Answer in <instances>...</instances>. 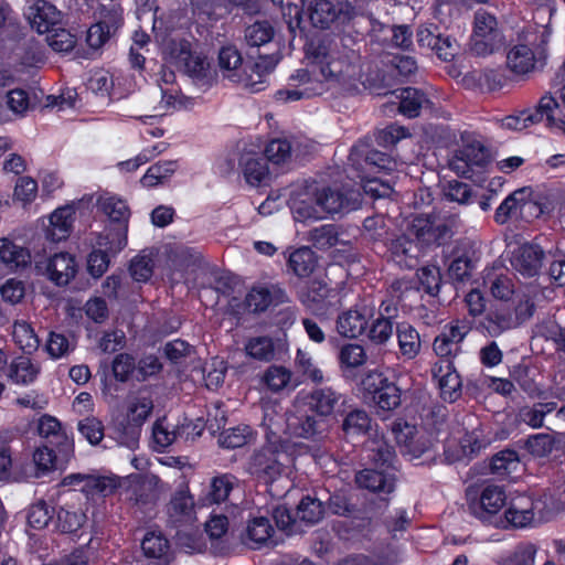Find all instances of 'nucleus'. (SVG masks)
I'll return each mask as SVG.
<instances>
[{"mask_svg":"<svg viewBox=\"0 0 565 565\" xmlns=\"http://www.w3.org/2000/svg\"><path fill=\"white\" fill-rule=\"evenodd\" d=\"M300 401L295 402L292 409L286 413L285 434L289 437L315 439L322 433V420L317 419Z\"/></svg>","mask_w":565,"mask_h":565,"instance_id":"dca6fc26","label":"nucleus"},{"mask_svg":"<svg viewBox=\"0 0 565 565\" xmlns=\"http://www.w3.org/2000/svg\"><path fill=\"white\" fill-rule=\"evenodd\" d=\"M536 207V204L530 200V192L526 188L519 189L513 193L509 194L503 202L498 206L494 213V221L503 225L505 224L516 212H521L525 209Z\"/></svg>","mask_w":565,"mask_h":565,"instance_id":"2f4dec72","label":"nucleus"},{"mask_svg":"<svg viewBox=\"0 0 565 565\" xmlns=\"http://www.w3.org/2000/svg\"><path fill=\"white\" fill-rule=\"evenodd\" d=\"M275 39V29L268 21H256L245 29V41L249 47H262Z\"/></svg>","mask_w":565,"mask_h":565,"instance_id":"09e8293b","label":"nucleus"},{"mask_svg":"<svg viewBox=\"0 0 565 565\" xmlns=\"http://www.w3.org/2000/svg\"><path fill=\"white\" fill-rule=\"evenodd\" d=\"M245 351L248 356L259 361H269L275 354L274 343L269 337L249 339L245 345Z\"/></svg>","mask_w":565,"mask_h":565,"instance_id":"774afa93","label":"nucleus"},{"mask_svg":"<svg viewBox=\"0 0 565 565\" xmlns=\"http://www.w3.org/2000/svg\"><path fill=\"white\" fill-rule=\"evenodd\" d=\"M401 353L407 359H414L420 349L418 332L408 323H401L396 329Z\"/></svg>","mask_w":565,"mask_h":565,"instance_id":"6e6d98bb","label":"nucleus"},{"mask_svg":"<svg viewBox=\"0 0 565 565\" xmlns=\"http://www.w3.org/2000/svg\"><path fill=\"white\" fill-rule=\"evenodd\" d=\"M412 377L402 375L391 383V411L403 408L407 413L415 412L416 392L412 388Z\"/></svg>","mask_w":565,"mask_h":565,"instance_id":"72a5a7b5","label":"nucleus"},{"mask_svg":"<svg viewBox=\"0 0 565 565\" xmlns=\"http://www.w3.org/2000/svg\"><path fill=\"white\" fill-rule=\"evenodd\" d=\"M540 503V501H534L530 497H519L511 501L504 512V518L515 529L526 527L534 522L535 510Z\"/></svg>","mask_w":565,"mask_h":565,"instance_id":"7c9ffc66","label":"nucleus"},{"mask_svg":"<svg viewBox=\"0 0 565 565\" xmlns=\"http://www.w3.org/2000/svg\"><path fill=\"white\" fill-rule=\"evenodd\" d=\"M239 166L245 180L250 185H259L269 177L267 160L257 153L245 152L241 156Z\"/></svg>","mask_w":565,"mask_h":565,"instance_id":"c9c22d12","label":"nucleus"},{"mask_svg":"<svg viewBox=\"0 0 565 565\" xmlns=\"http://www.w3.org/2000/svg\"><path fill=\"white\" fill-rule=\"evenodd\" d=\"M349 164L356 172L354 178L360 179L366 194L374 199L386 195L388 183L377 177L379 173L387 174L388 157L385 152L371 149L366 141H360L351 148Z\"/></svg>","mask_w":565,"mask_h":565,"instance_id":"7ed1b4c3","label":"nucleus"},{"mask_svg":"<svg viewBox=\"0 0 565 565\" xmlns=\"http://www.w3.org/2000/svg\"><path fill=\"white\" fill-rule=\"evenodd\" d=\"M312 145L307 140L274 139L265 148V159L274 164L286 163L292 154L296 157L309 153Z\"/></svg>","mask_w":565,"mask_h":565,"instance_id":"b1692460","label":"nucleus"},{"mask_svg":"<svg viewBox=\"0 0 565 565\" xmlns=\"http://www.w3.org/2000/svg\"><path fill=\"white\" fill-rule=\"evenodd\" d=\"M418 284L416 286V290L423 289L430 297H437L439 295L443 277L440 268L436 265H427L424 266L416 271Z\"/></svg>","mask_w":565,"mask_h":565,"instance_id":"de8ad7c7","label":"nucleus"},{"mask_svg":"<svg viewBox=\"0 0 565 565\" xmlns=\"http://www.w3.org/2000/svg\"><path fill=\"white\" fill-rule=\"evenodd\" d=\"M520 463L519 455L511 449L501 450L490 461V471L499 477H505L515 471Z\"/></svg>","mask_w":565,"mask_h":565,"instance_id":"e2e57ef3","label":"nucleus"},{"mask_svg":"<svg viewBox=\"0 0 565 565\" xmlns=\"http://www.w3.org/2000/svg\"><path fill=\"white\" fill-rule=\"evenodd\" d=\"M412 243L405 237L391 242V263L399 268H413L417 264L416 257L408 255Z\"/></svg>","mask_w":565,"mask_h":565,"instance_id":"69168bd1","label":"nucleus"},{"mask_svg":"<svg viewBox=\"0 0 565 565\" xmlns=\"http://www.w3.org/2000/svg\"><path fill=\"white\" fill-rule=\"evenodd\" d=\"M127 226H108L95 235L94 248L115 256L127 246Z\"/></svg>","mask_w":565,"mask_h":565,"instance_id":"e433bc0d","label":"nucleus"},{"mask_svg":"<svg viewBox=\"0 0 565 565\" xmlns=\"http://www.w3.org/2000/svg\"><path fill=\"white\" fill-rule=\"evenodd\" d=\"M507 66L515 74H526L535 67V55L525 44L513 45L507 53Z\"/></svg>","mask_w":565,"mask_h":565,"instance_id":"ea45409f","label":"nucleus"},{"mask_svg":"<svg viewBox=\"0 0 565 565\" xmlns=\"http://www.w3.org/2000/svg\"><path fill=\"white\" fill-rule=\"evenodd\" d=\"M0 263L9 270L15 271L31 264V254L28 248L2 237L0 238Z\"/></svg>","mask_w":565,"mask_h":565,"instance_id":"473e14b6","label":"nucleus"},{"mask_svg":"<svg viewBox=\"0 0 565 565\" xmlns=\"http://www.w3.org/2000/svg\"><path fill=\"white\" fill-rule=\"evenodd\" d=\"M544 119V113L541 109V100L534 109H525L518 115H510L501 120V126L509 130H522L531 125L541 122Z\"/></svg>","mask_w":565,"mask_h":565,"instance_id":"8fccbe9b","label":"nucleus"},{"mask_svg":"<svg viewBox=\"0 0 565 565\" xmlns=\"http://www.w3.org/2000/svg\"><path fill=\"white\" fill-rule=\"evenodd\" d=\"M417 43L420 47H427L446 62L454 60L458 53V43L450 35L441 33L439 25L426 23L418 26Z\"/></svg>","mask_w":565,"mask_h":565,"instance_id":"2eb2a0df","label":"nucleus"},{"mask_svg":"<svg viewBox=\"0 0 565 565\" xmlns=\"http://www.w3.org/2000/svg\"><path fill=\"white\" fill-rule=\"evenodd\" d=\"M342 395L332 387H317L305 396H298L297 401L311 413L319 417H328L333 414Z\"/></svg>","mask_w":565,"mask_h":565,"instance_id":"6ab92c4d","label":"nucleus"},{"mask_svg":"<svg viewBox=\"0 0 565 565\" xmlns=\"http://www.w3.org/2000/svg\"><path fill=\"white\" fill-rule=\"evenodd\" d=\"M236 518L246 522L245 527L239 534V539L245 546L252 550H257L264 546L271 539L274 527L268 518L263 515L253 516L250 510L235 505L231 510L233 526L235 525Z\"/></svg>","mask_w":565,"mask_h":565,"instance_id":"9d476101","label":"nucleus"},{"mask_svg":"<svg viewBox=\"0 0 565 565\" xmlns=\"http://www.w3.org/2000/svg\"><path fill=\"white\" fill-rule=\"evenodd\" d=\"M166 60L198 81H210L212 78L211 65L206 56L192 52L190 43L185 40H169L163 45Z\"/></svg>","mask_w":565,"mask_h":565,"instance_id":"423d86ee","label":"nucleus"},{"mask_svg":"<svg viewBox=\"0 0 565 565\" xmlns=\"http://www.w3.org/2000/svg\"><path fill=\"white\" fill-rule=\"evenodd\" d=\"M154 260L150 254L141 253L130 260L129 273L134 280L146 282L153 274Z\"/></svg>","mask_w":565,"mask_h":565,"instance_id":"338daca9","label":"nucleus"},{"mask_svg":"<svg viewBox=\"0 0 565 565\" xmlns=\"http://www.w3.org/2000/svg\"><path fill=\"white\" fill-rule=\"evenodd\" d=\"M359 192L349 191L343 193L338 189L319 185V205H321V220L344 210H353L358 204Z\"/></svg>","mask_w":565,"mask_h":565,"instance_id":"aec40b11","label":"nucleus"},{"mask_svg":"<svg viewBox=\"0 0 565 565\" xmlns=\"http://www.w3.org/2000/svg\"><path fill=\"white\" fill-rule=\"evenodd\" d=\"M288 205L297 222L321 220L319 205V183L303 180L291 185Z\"/></svg>","mask_w":565,"mask_h":565,"instance_id":"6e6552de","label":"nucleus"},{"mask_svg":"<svg viewBox=\"0 0 565 565\" xmlns=\"http://www.w3.org/2000/svg\"><path fill=\"white\" fill-rule=\"evenodd\" d=\"M454 258L448 267V276L455 282H467L475 270V250L470 243H459L452 252Z\"/></svg>","mask_w":565,"mask_h":565,"instance_id":"a878e982","label":"nucleus"},{"mask_svg":"<svg viewBox=\"0 0 565 565\" xmlns=\"http://www.w3.org/2000/svg\"><path fill=\"white\" fill-rule=\"evenodd\" d=\"M418 64L409 52H391V79L409 82L416 76Z\"/></svg>","mask_w":565,"mask_h":565,"instance_id":"79ce46f5","label":"nucleus"},{"mask_svg":"<svg viewBox=\"0 0 565 565\" xmlns=\"http://www.w3.org/2000/svg\"><path fill=\"white\" fill-rule=\"evenodd\" d=\"M555 402L535 403L533 406H524L519 412L521 422L531 426L532 428H540L544 424V418L547 414L556 409Z\"/></svg>","mask_w":565,"mask_h":565,"instance_id":"4d7b16f0","label":"nucleus"},{"mask_svg":"<svg viewBox=\"0 0 565 565\" xmlns=\"http://www.w3.org/2000/svg\"><path fill=\"white\" fill-rule=\"evenodd\" d=\"M367 360L364 348L356 343L343 345L339 352V362L342 370L356 369Z\"/></svg>","mask_w":565,"mask_h":565,"instance_id":"0e129e2a","label":"nucleus"},{"mask_svg":"<svg viewBox=\"0 0 565 565\" xmlns=\"http://www.w3.org/2000/svg\"><path fill=\"white\" fill-rule=\"evenodd\" d=\"M507 504V495L503 488L499 486H487L478 501L469 504L471 513L478 519L487 522Z\"/></svg>","mask_w":565,"mask_h":565,"instance_id":"5701e85b","label":"nucleus"},{"mask_svg":"<svg viewBox=\"0 0 565 565\" xmlns=\"http://www.w3.org/2000/svg\"><path fill=\"white\" fill-rule=\"evenodd\" d=\"M237 479L233 475L224 473L211 479L203 504L224 502L234 490Z\"/></svg>","mask_w":565,"mask_h":565,"instance_id":"a19ab883","label":"nucleus"},{"mask_svg":"<svg viewBox=\"0 0 565 565\" xmlns=\"http://www.w3.org/2000/svg\"><path fill=\"white\" fill-rule=\"evenodd\" d=\"M141 548L148 558L158 561L157 565H169L172 559L169 541L161 532H147L141 542Z\"/></svg>","mask_w":565,"mask_h":565,"instance_id":"f704fd0d","label":"nucleus"},{"mask_svg":"<svg viewBox=\"0 0 565 565\" xmlns=\"http://www.w3.org/2000/svg\"><path fill=\"white\" fill-rule=\"evenodd\" d=\"M487 329L493 334L520 327L510 308H498L487 317Z\"/></svg>","mask_w":565,"mask_h":565,"instance_id":"052dcab7","label":"nucleus"},{"mask_svg":"<svg viewBox=\"0 0 565 565\" xmlns=\"http://www.w3.org/2000/svg\"><path fill=\"white\" fill-rule=\"evenodd\" d=\"M97 206L117 227H128L130 211L124 200L106 193L98 198Z\"/></svg>","mask_w":565,"mask_h":565,"instance_id":"58836bf2","label":"nucleus"},{"mask_svg":"<svg viewBox=\"0 0 565 565\" xmlns=\"http://www.w3.org/2000/svg\"><path fill=\"white\" fill-rule=\"evenodd\" d=\"M153 409V402L150 396L139 394L129 399L127 417L130 423L126 431L120 436L119 444L134 450L138 447L140 427Z\"/></svg>","mask_w":565,"mask_h":565,"instance_id":"ddd939ff","label":"nucleus"},{"mask_svg":"<svg viewBox=\"0 0 565 565\" xmlns=\"http://www.w3.org/2000/svg\"><path fill=\"white\" fill-rule=\"evenodd\" d=\"M462 147L455 152L450 169L459 177L470 178L473 167H486L490 162L488 148L473 132L461 134Z\"/></svg>","mask_w":565,"mask_h":565,"instance_id":"1a4fd4ad","label":"nucleus"},{"mask_svg":"<svg viewBox=\"0 0 565 565\" xmlns=\"http://www.w3.org/2000/svg\"><path fill=\"white\" fill-rule=\"evenodd\" d=\"M391 431L394 435L396 447L403 456L409 458H419L431 447L430 440L420 434L414 418L402 419L397 418Z\"/></svg>","mask_w":565,"mask_h":565,"instance_id":"9b49d317","label":"nucleus"},{"mask_svg":"<svg viewBox=\"0 0 565 565\" xmlns=\"http://www.w3.org/2000/svg\"><path fill=\"white\" fill-rule=\"evenodd\" d=\"M312 73L319 72L323 78L315 77L308 70H297L290 75L289 87L278 90L277 100L296 102L321 95L326 90L324 82H331L348 90H360V87L377 96H385L386 81L383 73L364 76L361 56L352 50L342 52L331 50L324 43L311 42L306 54Z\"/></svg>","mask_w":565,"mask_h":565,"instance_id":"f257e3e1","label":"nucleus"},{"mask_svg":"<svg viewBox=\"0 0 565 565\" xmlns=\"http://www.w3.org/2000/svg\"><path fill=\"white\" fill-rule=\"evenodd\" d=\"M288 301L286 291L279 286H255L245 298L246 306L254 312L265 311L270 305Z\"/></svg>","mask_w":565,"mask_h":565,"instance_id":"cd10ccee","label":"nucleus"},{"mask_svg":"<svg viewBox=\"0 0 565 565\" xmlns=\"http://www.w3.org/2000/svg\"><path fill=\"white\" fill-rule=\"evenodd\" d=\"M12 338L15 344L25 353L34 352L40 344L31 324L25 320H17L12 328Z\"/></svg>","mask_w":565,"mask_h":565,"instance_id":"5fc2aeb1","label":"nucleus"},{"mask_svg":"<svg viewBox=\"0 0 565 565\" xmlns=\"http://www.w3.org/2000/svg\"><path fill=\"white\" fill-rule=\"evenodd\" d=\"M262 425L265 428L266 444L250 456L247 471L269 484L289 475L294 457L290 443L278 435L280 418H276L274 411H265Z\"/></svg>","mask_w":565,"mask_h":565,"instance_id":"f03ea898","label":"nucleus"},{"mask_svg":"<svg viewBox=\"0 0 565 565\" xmlns=\"http://www.w3.org/2000/svg\"><path fill=\"white\" fill-rule=\"evenodd\" d=\"M545 257L544 250L536 244H523L512 253L511 265L523 277L540 274Z\"/></svg>","mask_w":565,"mask_h":565,"instance_id":"a211bd4d","label":"nucleus"},{"mask_svg":"<svg viewBox=\"0 0 565 565\" xmlns=\"http://www.w3.org/2000/svg\"><path fill=\"white\" fill-rule=\"evenodd\" d=\"M120 486V479L115 476L89 475L85 486L79 490L87 497L96 495L106 498L111 495Z\"/></svg>","mask_w":565,"mask_h":565,"instance_id":"37998d69","label":"nucleus"},{"mask_svg":"<svg viewBox=\"0 0 565 565\" xmlns=\"http://www.w3.org/2000/svg\"><path fill=\"white\" fill-rule=\"evenodd\" d=\"M537 551L534 543L521 542L501 562L505 565H535Z\"/></svg>","mask_w":565,"mask_h":565,"instance_id":"680f3d73","label":"nucleus"},{"mask_svg":"<svg viewBox=\"0 0 565 565\" xmlns=\"http://www.w3.org/2000/svg\"><path fill=\"white\" fill-rule=\"evenodd\" d=\"M18 437L15 429L0 430V481L10 477L12 468V454L10 444Z\"/></svg>","mask_w":565,"mask_h":565,"instance_id":"bf43d9fd","label":"nucleus"},{"mask_svg":"<svg viewBox=\"0 0 565 565\" xmlns=\"http://www.w3.org/2000/svg\"><path fill=\"white\" fill-rule=\"evenodd\" d=\"M387 381L383 372L369 371L361 381V391L365 403L386 412L388 409Z\"/></svg>","mask_w":565,"mask_h":565,"instance_id":"412c9836","label":"nucleus"},{"mask_svg":"<svg viewBox=\"0 0 565 565\" xmlns=\"http://www.w3.org/2000/svg\"><path fill=\"white\" fill-rule=\"evenodd\" d=\"M483 284L489 288L491 295L500 300H509L514 294L513 275L508 271L487 269L483 276Z\"/></svg>","mask_w":565,"mask_h":565,"instance_id":"4c0bfd02","label":"nucleus"},{"mask_svg":"<svg viewBox=\"0 0 565 565\" xmlns=\"http://www.w3.org/2000/svg\"><path fill=\"white\" fill-rule=\"evenodd\" d=\"M331 289L324 278H313L302 290L299 299L301 303L313 315L323 317L329 309L328 297Z\"/></svg>","mask_w":565,"mask_h":565,"instance_id":"bb28decb","label":"nucleus"},{"mask_svg":"<svg viewBox=\"0 0 565 565\" xmlns=\"http://www.w3.org/2000/svg\"><path fill=\"white\" fill-rule=\"evenodd\" d=\"M75 204H66L55 209L50 217L46 227V237L53 242L67 238L72 232L75 220Z\"/></svg>","mask_w":565,"mask_h":565,"instance_id":"c756f323","label":"nucleus"},{"mask_svg":"<svg viewBox=\"0 0 565 565\" xmlns=\"http://www.w3.org/2000/svg\"><path fill=\"white\" fill-rule=\"evenodd\" d=\"M167 513L169 524L175 529L194 524L196 520L195 503L186 487H181L174 492Z\"/></svg>","mask_w":565,"mask_h":565,"instance_id":"f3484780","label":"nucleus"},{"mask_svg":"<svg viewBox=\"0 0 565 565\" xmlns=\"http://www.w3.org/2000/svg\"><path fill=\"white\" fill-rule=\"evenodd\" d=\"M287 263L289 269H291L296 276L307 277L313 271L317 265V258L311 248L302 246L288 255Z\"/></svg>","mask_w":565,"mask_h":565,"instance_id":"49530a36","label":"nucleus"},{"mask_svg":"<svg viewBox=\"0 0 565 565\" xmlns=\"http://www.w3.org/2000/svg\"><path fill=\"white\" fill-rule=\"evenodd\" d=\"M339 3L331 0H316L310 8L309 18L316 28L327 29L341 13Z\"/></svg>","mask_w":565,"mask_h":565,"instance_id":"c03bdc74","label":"nucleus"},{"mask_svg":"<svg viewBox=\"0 0 565 565\" xmlns=\"http://www.w3.org/2000/svg\"><path fill=\"white\" fill-rule=\"evenodd\" d=\"M460 225L458 215L445 217L433 214H419L408 223V230L416 239L426 246H441L447 244Z\"/></svg>","mask_w":565,"mask_h":565,"instance_id":"39448f33","label":"nucleus"},{"mask_svg":"<svg viewBox=\"0 0 565 565\" xmlns=\"http://www.w3.org/2000/svg\"><path fill=\"white\" fill-rule=\"evenodd\" d=\"M40 367L29 358L20 356L9 365L8 377L15 384L29 385L38 377Z\"/></svg>","mask_w":565,"mask_h":565,"instance_id":"a18cd8bd","label":"nucleus"},{"mask_svg":"<svg viewBox=\"0 0 565 565\" xmlns=\"http://www.w3.org/2000/svg\"><path fill=\"white\" fill-rule=\"evenodd\" d=\"M122 9L117 4L104 6L100 19L87 30L86 42L93 50L104 46L122 25Z\"/></svg>","mask_w":565,"mask_h":565,"instance_id":"f8f14e48","label":"nucleus"},{"mask_svg":"<svg viewBox=\"0 0 565 565\" xmlns=\"http://www.w3.org/2000/svg\"><path fill=\"white\" fill-rule=\"evenodd\" d=\"M279 60L278 51L269 55H260L253 66V73L256 74L257 79H253L252 75L246 78L243 77L241 71L243 58L234 45L223 46L218 52V66L224 77L235 83H244L253 92H259L264 88L266 75L275 68Z\"/></svg>","mask_w":565,"mask_h":565,"instance_id":"20e7f679","label":"nucleus"},{"mask_svg":"<svg viewBox=\"0 0 565 565\" xmlns=\"http://www.w3.org/2000/svg\"><path fill=\"white\" fill-rule=\"evenodd\" d=\"M177 544L188 554L201 553L205 548L202 535L193 525L181 526L175 533Z\"/></svg>","mask_w":565,"mask_h":565,"instance_id":"13d9d810","label":"nucleus"},{"mask_svg":"<svg viewBox=\"0 0 565 565\" xmlns=\"http://www.w3.org/2000/svg\"><path fill=\"white\" fill-rule=\"evenodd\" d=\"M324 513L323 504L320 500L307 495L301 499L296 510V518L298 520V525L301 523L306 525H313L318 523ZM301 529L299 527V531Z\"/></svg>","mask_w":565,"mask_h":565,"instance_id":"603ef678","label":"nucleus"},{"mask_svg":"<svg viewBox=\"0 0 565 565\" xmlns=\"http://www.w3.org/2000/svg\"><path fill=\"white\" fill-rule=\"evenodd\" d=\"M374 316L375 307L363 300L338 316L337 332L343 338L356 339L365 332Z\"/></svg>","mask_w":565,"mask_h":565,"instance_id":"4468645a","label":"nucleus"},{"mask_svg":"<svg viewBox=\"0 0 565 565\" xmlns=\"http://www.w3.org/2000/svg\"><path fill=\"white\" fill-rule=\"evenodd\" d=\"M440 396L444 401L454 403L461 395V379L452 362H447L446 373L439 381Z\"/></svg>","mask_w":565,"mask_h":565,"instance_id":"864d4df0","label":"nucleus"},{"mask_svg":"<svg viewBox=\"0 0 565 565\" xmlns=\"http://www.w3.org/2000/svg\"><path fill=\"white\" fill-rule=\"evenodd\" d=\"M26 19L40 34L50 33L62 21V12L45 0H36L26 9Z\"/></svg>","mask_w":565,"mask_h":565,"instance_id":"4be33fe9","label":"nucleus"},{"mask_svg":"<svg viewBox=\"0 0 565 565\" xmlns=\"http://www.w3.org/2000/svg\"><path fill=\"white\" fill-rule=\"evenodd\" d=\"M391 95L398 100V113L407 118L418 117L423 107L431 105L424 92L411 86L391 89Z\"/></svg>","mask_w":565,"mask_h":565,"instance_id":"c85d7f7f","label":"nucleus"},{"mask_svg":"<svg viewBox=\"0 0 565 565\" xmlns=\"http://www.w3.org/2000/svg\"><path fill=\"white\" fill-rule=\"evenodd\" d=\"M178 169V161H159L148 168L140 182L146 188H153L170 179Z\"/></svg>","mask_w":565,"mask_h":565,"instance_id":"3c124183","label":"nucleus"},{"mask_svg":"<svg viewBox=\"0 0 565 565\" xmlns=\"http://www.w3.org/2000/svg\"><path fill=\"white\" fill-rule=\"evenodd\" d=\"M504 45V36L498 28L497 18L484 10L475 13V28L470 50L478 56L490 55Z\"/></svg>","mask_w":565,"mask_h":565,"instance_id":"0eeeda50","label":"nucleus"},{"mask_svg":"<svg viewBox=\"0 0 565 565\" xmlns=\"http://www.w3.org/2000/svg\"><path fill=\"white\" fill-rule=\"evenodd\" d=\"M75 257L66 252L52 255L45 266L47 278L56 286H66L77 274Z\"/></svg>","mask_w":565,"mask_h":565,"instance_id":"393cba45","label":"nucleus"}]
</instances>
